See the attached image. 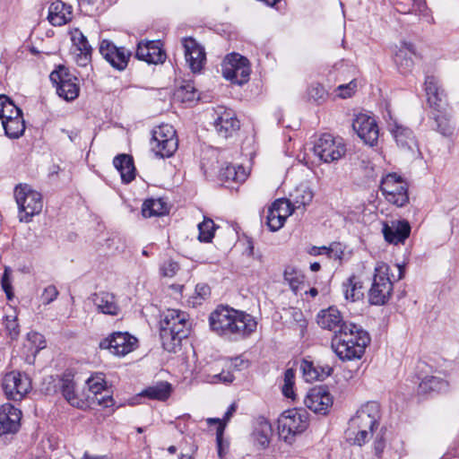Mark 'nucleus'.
<instances>
[{
  "mask_svg": "<svg viewBox=\"0 0 459 459\" xmlns=\"http://www.w3.org/2000/svg\"><path fill=\"white\" fill-rule=\"evenodd\" d=\"M212 332L229 342L248 338L256 331L255 318L242 310L230 306L219 305L209 316Z\"/></svg>",
  "mask_w": 459,
  "mask_h": 459,
  "instance_id": "nucleus-1",
  "label": "nucleus"
},
{
  "mask_svg": "<svg viewBox=\"0 0 459 459\" xmlns=\"http://www.w3.org/2000/svg\"><path fill=\"white\" fill-rule=\"evenodd\" d=\"M369 342L368 332L351 323L344 325V330L339 331V334L333 336L331 346L339 359L345 361L360 359Z\"/></svg>",
  "mask_w": 459,
  "mask_h": 459,
  "instance_id": "nucleus-2",
  "label": "nucleus"
},
{
  "mask_svg": "<svg viewBox=\"0 0 459 459\" xmlns=\"http://www.w3.org/2000/svg\"><path fill=\"white\" fill-rule=\"evenodd\" d=\"M188 333L186 314L179 310L169 309L160 322L162 347L169 352H177Z\"/></svg>",
  "mask_w": 459,
  "mask_h": 459,
  "instance_id": "nucleus-3",
  "label": "nucleus"
},
{
  "mask_svg": "<svg viewBox=\"0 0 459 459\" xmlns=\"http://www.w3.org/2000/svg\"><path fill=\"white\" fill-rule=\"evenodd\" d=\"M14 198L18 205L20 221L30 222L33 216L41 212L42 195L29 185H18L14 188Z\"/></svg>",
  "mask_w": 459,
  "mask_h": 459,
  "instance_id": "nucleus-4",
  "label": "nucleus"
},
{
  "mask_svg": "<svg viewBox=\"0 0 459 459\" xmlns=\"http://www.w3.org/2000/svg\"><path fill=\"white\" fill-rule=\"evenodd\" d=\"M277 423L280 436L288 441L307 429L308 413L303 409L287 410L280 415Z\"/></svg>",
  "mask_w": 459,
  "mask_h": 459,
  "instance_id": "nucleus-5",
  "label": "nucleus"
},
{
  "mask_svg": "<svg viewBox=\"0 0 459 459\" xmlns=\"http://www.w3.org/2000/svg\"><path fill=\"white\" fill-rule=\"evenodd\" d=\"M251 67L249 60L238 53L226 56L222 64V75L232 83L243 85L250 78Z\"/></svg>",
  "mask_w": 459,
  "mask_h": 459,
  "instance_id": "nucleus-6",
  "label": "nucleus"
},
{
  "mask_svg": "<svg viewBox=\"0 0 459 459\" xmlns=\"http://www.w3.org/2000/svg\"><path fill=\"white\" fill-rule=\"evenodd\" d=\"M387 271V266L376 268L371 287L368 292V299L370 305L383 306L391 299L394 286L388 277Z\"/></svg>",
  "mask_w": 459,
  "mask_h": 459,
  "instance_id": "nucleus-7",
  "label": "nucleus"
},
{
  "mask_svg": "<svg viewBox=\"0 0 459 459\" xmlns=\"http://www.w3.org/2000/svg\"><path fill=\"white\" fill-rule=\"evenodd\" d=\"M346 151L343 139L330 134H322L314 145L315 154L325 163L339 160L345 155Z\"/></svg>",
  "mask_w": 459,
  "mask_h": 459,
  "instance_id": "nucleus-8",
  "label": "nucleus"
},
{
  "mask_svg": "<svg viewBox=\"0 0 459 459\" xmlns=\"http://www.w3.org/2000/svg\"><path fill=\"white\" fill-rule=\"evenodd\" d=\"M380 191L389 203L398 207L409 202L407 183L396 173H389L382 178Z\"/></svg>",
  "mask_w": 459,
  "mask_h": 459,
  "instance_id": "nucleus-9",
  "label": "nucleus"
},
{
  "mask_svg": "<svg viewBox=\"0 0 459 459\" xmlns=\"http://www.w3.org/2000/svg\"><path fill=\"white\" fill-rule=\"evenodd\" d=\"M75 370L74 368H66L62 374L56 377L51 376L49 378L54 383L53 388H48V393H61L67 403L74 407H80L82 400L79 398L77 392V385L74 380Z\"/></svg>",
  "mask_w": 459,
  "mask_h": 459,
  "instance_id": "nucleus-10",
  "label": "nucleus"
},
{
  "mask_svg": "<svg viewBox=\"0 0 459 459\" xmlns=\"http://www.w3.org/2000/svg\"><path fill=\"white\" fill-rule=\"evenodd\" d=\"M49 79L56 85L59 97L67 101L74 100L78 97L80 87L76 82L77 78L72 75L65 66L60 65L54 70L50 74Z\"/></svg>",
  "mask_w": 459,
  "mask_h": 459,
  "instance_id": "nucleus-11",
  "label": "nucleus"
},
{
  "mask_svg": "<svg viewBox=\"0 0 459 459\" xmlns=\"http://www.w3.org/2000/svg\"><path fill=\"white\" fill-rule=\"evenodd\" d=\"M389 126V131L393 135L397 147L404 155L413 159L421 156L418 140L411 128L396 122Z\"/></svg>",
  "mask_w": 459,
  "mask_h": 459,
  "instance_id": "nucleus-12",
  "label": "nucleus"
},
{
  "mask_svg": "<svg viewBox=\"0 0 459 459\" xmlns=\"http://www.w3.org/2000/svg\"><path fill=\"white\" fill-rule=\"evenodd\" d=\"M137 339L127 332H114L100 341L99 347L117 356H124L134 350Z\"/></svg>",
  "mask_w": 459,
  "mask_h": 459,
  "instance_id": "nucleus-13",
  "label": "nucleus"
},
{
  "mask_svg": "<svg viewBox=\"0 0 459 459\" xmlns=\"http://www.w3.org/2000/svg\"><path fill=\"white\" fill-rule=\"evenodd\" d=\"M380 405L377 402H368L357 411L356 415L350 420L349 429H368L373 432L377 428L380 420Z\"/></svg>",
  "mask_w": 459,
  "mask_h": 459,
  "instance_id": "nucleus-14",
  "label": "nucleus"
},
{
  "mask_svg": "<svg viewBox=\"0 0 459 459\" xmlns=\"http://www.w3.org/2000/svg\"><path fill=\"white\" fill-rule=\"evenodd\" d=\"M99 51L103 58L117 71H124L126 68L132 56L130 50L125 47H117L108 39L100 41Z\"/></svg>",
  "mask_w": 459,
  "mask_h": 459,
  "instance_id": "nucleus-15",
  "label": "nucleus"
},
{
  "mask_svg": "<svg viewBox=\"0 0 459 459\" xmlns=\"http://www.w3.org/2000/svg\"><path fill=\"white\" fill-rule=\"evenodd\" d=\"M427 103L431 112H445L448 108L447 96L439 81L433 75L425 78Z\"/></svg>",
  "mask_w": 459,
  "mask_h": 459,
  "instance_id": "nucleus-16",
  "label": "nucleus"
},
{
  "mask_svg": "<svg viewBox=\"0 0 459 459\" xmlns=\"http://www.w3.org/2000/svg\"><path fill=\"white\" fill-rule=\"evenodd\" d=\"M2 385L8 399L20 401L29 392L30 382L26 376L12 371L4 377Z\"/></svg>",
  "mask_w": 459,
  "mask_h": 459,
  "instance_id": "nucleus-17",
  "label": "nucleus"
},
{
  "mask_svg": "<svg viewBox=\"0 0 459 459\" xmlns=\"http://www.w3.org/2000/svg\"><path fill=\"white\" fill-rule=\"evenodd\" d=\"M304 404L310 411L325 415L333 404V397L325 386H316L307 394Z\"/></svg>",
  "mask_w": 459,
  "mask_h": 459,
  "instance_id": "nucleus-18",
  "label": "nucleus"
},
{
  "mask_svg": "<svg viewBox=\"0 0 459 459\" xmlns=\"http://www.w3.org/2000/svg\"><path fill=\"white\" fill-rule=\"evenodd\" d=\"M352 128L365 143L371 146L377 143L378 126L373 117L366 114L357 115L353 119Z\"/></svg>",
  "mask_w": 459,
  "mask_h": 459,
  "instance_id": "nucleus-19",
  "label": "nucleus"
},
{
  "mask_svg": "<svg viewBox=\"0 0 459 459\" xmlns=\"http://www.w3.org/2000/svg\"><path fill=\"white\" fill-rule=\"evenodd\" d=\"M186 61L193 73H199L204 68L206 61L204 48L194 38H184L182 39Z\"/></svg>",
  "mask_w": 459,
  "mask_h": 459,
  "instance_id": "nucleus-20",
  "label": "nucleus"
},
{
  "mask_svg": "<svg viewBox=\"0 0 459 459\" xmlns=\"http://www.w3.org/2000/svg\"><path fill=\"white\" fill-rule=\"evenodd\" d=\"M411 225L406 220H392L383 223L382 233L390 244H403L411 234Z\"/></svg>",
  "mask_w": 459,
  "mask_h": 459,
  "instance_id": "nucleus-21",
  "label": "nucleus"
},
{
  "mask_svg": "<svg viewBox=\"0 0 459 459\" xmlns=\"http://www.w3.org/2000/svg\"><path fill=\"white\" fill-rule=\"evenodd\" d=\"M135 57L148 64H162L166 53L162 50L160 41H141L137 44Z\"/></svg>",
  "mask_w": 459,
  "mask_h": 459,
  "instance_id": "nucleus-22",
  "label": "nucleus"
},
{
  "mask_svg": "<svg viewBox=\"0 0 459 459\" xmlns=\"http://www.w3.org/2000/svg\"><path fill=\"white\" fill-rule=\"evenodd\" d=\"M317 324L323 328L333 333V335L339 334V331L344 330V325L351 323L343 320L341 312L333 307L321 310L317 315Z\"/></svg>",
  "mask_w": 459,
  "mask_h": 459,
  "instance_id": "nucleus-23",
  "label": "nucleus"
},
{
  "mask_svg": "<svg viewBox=\"0 0 459 459\" xmlns=\"http://www.w3.org/2000/svg\"><path fill=\"white\" fill-rule=\"evenodd\" d=\"M22 411L11 403L0 407V436L15 433L20 428Z\"/></svg>",
  "mask_w": 459,
  "mask_h": 459,
  "instance_id": "nucleus-24",
  "label": "nucleus"
},
{
  "mask_svg": "<svg viewBox=\"0 0 459 459\" xmlns=\"http://www.w3.org/2000/svg\"><path fill=\"white\" fill-rule=\"evenodd\" d=\"M303 378L307 382L324 381L332 375L333 368L327 364L315 363L308 359H303L299 367Z\"/></svg>",
  "mask_w": 459,
  "mask_h": 459,
  "instance_id": "nucleus-25",
  "label": "nucleus"
},
{
  "mask_svg": "<svg viewBox=\"0 0 459 459\" xmlns=\"http://www.w3.org/2000/svg\"><path fill=\"white\" fill-rule=\"evenodd\" d=\"M221 109L223 110L218 113L213 125L217 134L221 137L227 139L239 129L240 125L232 110L224 109L223 108H221Z\"/></svg>",
  "mask_w": 459,
  "mask_h": 459,
  "instance_id": "nucleus-26",
  "label": "nucleus"
},
{
  "mask_svg": "<svg viewBox=\"0 0 459 459\" xmlns=\"http://www.w3.org/2000/svg\"><path fill=\"white\" fill-rule=\"evenodd\" d=\"M73 18L71 5L57 0L53 2L48 8V20L54 26H62L69 22Z\"/></svg>",
  "mask_w": 459,
  "mask_h": 459,
  "instance_id": "nucleus-27",
  "label": "nucleus"
},
{
  "mask_svg": "<svg viewBox=\"0 0 459 459\" xmlns=\"http://www.w3.org/2000/svg\"><path fill=\"white\" fill-rule=\"evenodd\" d=\"M411 55L416 56L415 46L411 42H403V47L394 56V63L402 74L410 73L414 65Z\"/></svg>",
  "mask_w": 459,
  "mask_h": 459,
  "instance_id": "nucleus-28",
  "label": "nucleus"
},
{
  "mask_svg": "<svg viewBox=\"0 0 459 459\" xmlns=\"http://www.w3.org/2000/svg\"><path fill=\"white\" fill-rule=\"evenodd\" d=\"M91 299L99 313L117 316L120 311V308L116 302V298L112 293L106 291L94 293L91 296Z\"/></svg>",
  "mask_w": 459,
  "mask_h": 459,
  "instance_id": "nucleus-29",
  "label": "nucleus"
},
{
  "mask_svg": "<svg viewBox=\"0 0 459 459\" xmlns=\"http://www.w3.org/2000/svg\"><path fill=\"white\" fill-rule=\"evenodd\" d=\"M272 426L270 422L264 417L258 418L252 433L254 446L258 450L265 449L270 444Z\"/></svg>",
  "mask_w": 459,
  "mask_h": 459,
  "instance_id": "nucleus-30",
  "label": "nucleus"
},
{
  "mask_svg": "<svg viewBox=\"0 0 459 459\" xmlns=\"http://www.w3.org/2000/svg\"><path fill=\"white\" fill-rule=\"evenodd\" d=\"M150 144L155 156L164 159L169 158L175 153L178 147V140L177 136L167 137L165 140L159 139V141L151 139Z\"/></svg>",
  "mask_w": 459,
  "mask_h": 459,
  "instance_id": "nucleus-31",
  "label": "nucleus"
},
{
  "mask_svg": "<svg viewBox=\"0 0 459 459\" xmlns=\"http://www.w3.org/2000/svg\"><path fill=\"white\" fill-rule=\"evenodd\" d=\"M113 164L120 173L122 181L124 183H130L134 179L135 168L134 165V160L130 155L118 154L114 158Z\"/></svg>",
  "mask_w": 459,
  "mask_h": 459,
  "instance_id": "nucleus-32",
  "label": "nucleus"
},
{
  "mask_svg": "<svg viewBox=\"0 0 459 459\" xmlns=\"http://www.w3.org/2000/svg\"><path fill=\"white\" fill-rule=\"evenodd\" d=\"M171 392V385L168 382L160 381L143 389L140 395L152 400L166 401L170 396Z\"/></svg>",
  "mask_w": 459,
  "mask_h": 459,
  "instance_id": "nucleus-33",
  "label": "nucleus"
},
{
  "mask_svg": "<svg viewBox=\"0 0 459 459\" xmlns=\"http://www.w3.org/2000/svg\"><path fill=\"white\" fill-rule=\"evenodd\" d=\"M449 384L446 380L437 377H426L421 380L418 387V393L426 394L432 392L445 393L448 390Z\"/></svg>",
  "mask_w": 459,
  "mask_h": 459,
  "instance_id": "nucleus-34",
  "label": "nucleus"
},
{
  "mask_svg": "<svg viewBox=\"0 0 459 459\" xmlns=\"http://www.w3.org/2000/svg\"><path fill=\"white\" fill-rule=\"evenodd\" d=\"M2 126L5 135L10 139H19L25 132V121L23 116L9 117V119L2 120Z\"/></svg>",
  "mask_w": 459,
  "mask_h": 459,
  "instance_id": "nucleus-35",
  "label": "nucleus"
},
{
  "mask_svg": "<svg viewBox=\"0 0 459 459\" xmlns=\"http://www.w3.org/2000/svg\"><path fill=\"white\" fill-rule=\"evenodd\" d=\"M362 288V282L355 275H351L342 283L344 297L347 300L351 301L359 300L363 297Z\"/></svg>",
  "mask_w": 459,
  "mask_h": 459,
  "instance_id": "nucleus-36",
  "label": "nucleus"
},
{
  "mask_svg": "<svg viewBox=\"0 0 459 459\" xmlns=\"http://www.w3.org/2000/svg\"><path fill=\"white\" fill-rule=\"evenodd\" d=\"M430 117L435 121L436 131L445 137H450L454 134V126L451 124V116L445 112H431Z\"/></svg>",
  "mask_w": 459,
  "mask_h": 459,
  "instance_id": "nucleus-37",
  "label": "nucleus"
},
{
  "mask_svg": "<svg viewBox=\"0 0 459 459\" xmlns=\"http://www.w3.org/2000/svg\"><path fill=\"white\" fill-rule=\"evenodd\" d=\"M219 178L221 182H243L247 178V175L242 167H235L232 165H226L221 168L219 172Z\"/></svg>",
  "mask_w": 459,
  "mask_h": 459,
  "instance_id": "nucleus-38",
  "label": "nucleus"
},
{
  "mask_svg": "<svg viewBox=\"0 0 459 459\" xmlns=\"http://www.w3.org/2000/svg\"><path fill=\"white\" fill-rule=\"evenodd\" d=\"M167 212V205L161 199H148L143 204L142 214L145 218L161 216Z\"/></svg>",
  "mask_w": 459,
  "mask_h": 459,
  "instance_id": "nucleus-39",
  "label": "nucleus"
},
{
  "mask_svg": "<svg viewBox=\"0 0 459 459\" xmlns=\"http://www.w3.org/2000/svg\"><path fill=\"white\" fill-rule=\"evenodd\" d=\"M218 227L214 221L207 217L204 218V221L198 224V239L201 242L210 243L214 237V231Z\"/></svg>",
  "mask_w": 459,
  "mask_h": 459,
  "instance_id": "nucleus-40",
  "label": "nucleus"
},
{
  "mask_svg": "<svg viewBox=\"0 0 459 459\" xmlns=\"http://www.w3.org/2000/svg\"><path fill=\"white\" fill-rule=\"evenodd\" d=\"M283 278L294 292L298 291L299 285L304 281V275L299 270L290 265L286 266Z\"/></svg>",
  "mask_w": 459,
  "mask_h": 459,
  "instance_id": "nucleus-41",
  "label": "nucleus"
},
{
  "mask_svg": "<svg viewBox=\"0 0 459 459\" xmlns=\"http://www.w3.org/2000/svg\"><path fill=\"white\" fill-rule=\"evenodd\" d=\"M313 199V193L312 191L307 188H298L295 191L293 203L291 204L293 206V209H299V208H305L307 205H308Z\"/></svg>",
  "mask_w": 459,
  "mask_h": 459,
  "instance_id": "nucleus-42",
  "label": "nucleus"
},
{
  "mask_svg": "<svg viewBox=\"0 0 459 459\" xmlns=\"http://www.w3.org/2000/svg\"><path fill=\"white\" fill-rule=\"evenodd\" d=\"M284 384L282 385L281 391L282 394L287 398H295V393L293 390L295 384V370L293 368H288L284 372Z\"/></svg>",
  "mask_w": 459,
  "mask_h": 459,
  "instance_id": "nucleus-43",
  "label": "nucleus"
},
{
  "mask_svg": "<svg viewBox=\"0 0 459 459\" xmlns=\"http://www.w3.org/2000/svg\"><path fill=\"white\" fill-rule=\"evenodd\" d=\"M71 39H72L74 46L76 48V51H78V52L92 51V48L89 44L87 38L83 35V33L79 29H75L72 32Z\"/></svg>",
  "mask_w": 459,
  "mask_h": 459,
  "instance_id": "nucleus-44",
  "label": "nucleus"
},
{
  "mask_svg": "<svg viewBox=\"0 0 459 459\" xmlns=\"http://www.w3.org/2000/svg\"><path fill=\"white\" fill-rule=\"evenodd\" d=\"M177 136L176 130L171 125L162 124L156 126L152 131V139L159 141V139H166L167 137L172 138Z\"/></svg>",
  "mask_w": 459,
  "mask_h": 459,
  "instance_id": "nucleus-45",
  "label": "nucleus"
},
{
  "mask_svg": "<svg viewBox=\"0 0 459 459\" xmlns=\"http://www.w3.org/2000/svg\"><path fill=\"white\" fill-rule=\"evenodd\" d=\"M286 218L285 215H281V212L275 213V212L268 210L266 224L271 231H276L284 225Z\"/></svg>",
  "mask_w": 459,
  "mask_h": 459,
  "instance_id": "nucleus-46",
  "label": "nucleus"
},
{
  "mask_svg": "<svg viewBox=\"0 0 459 459\" xmlns=\"http://www.w3.org/2000/svg\"><path fill=\"white\" fill-rule=\"evenodd\" d=\"M207 422L209 425L216 424V443L218 447V455L221 458L224 455V451L222 447V439H223V434L225 429V424L221 422L220 419L216 418H210L207 420Z\"/></svg>",
  "mask_w": 459,
  "mask_h": 459,
  "instance_id": "nucleus-47",
  "label": "nucleus"
},
{
  "mask_svg": "<svg viewBox=\"0 0 459 459\" xmlns=\"http://www.w3.org/2000/svg\"><path fill=\"white\" fill-rule=\"evenodd\" d=\"M269 210L275 212V213L281 212V215H285V217L290 215L294 211L290 201L286 199L276 200L273 203Z\"/></svg>",
  "mask_w": 459,
  "mask_h": 459,
  "instance_id": "nucleus-48",
  "label": "nucleus"
},
{
  "mask_svg": "<svg viewBox=\"0 0 459 459\" xmlns=\"http://www.w3.org/2000/svg\"><path fill=\"white\" fill-rule=\"evenodd\" d=\"M178 92L182 97L183 101H193L199 98L195 86L191 82L181 86Z\"/></svg>",
  "mask_w": 459,
  "mask_h": 459,
  "instance_id": "nucleus-49",
  "label": "nucleus"
},
{
  "mask_svg": "<svg viewBox=\"0 0 459 459\" xmlns=\"http://www.w3.org/2000/svg\"><path fill=\"white\" fill-rule=\"evenodd\" d=\"M343 255L342 246L339 242H333L329 247H326L325 255L330 259L342 260Z\"/></svg>",
  "mask_w": 459,
  "mask_h": 459,
  "instance_id": "nucleus-50",
  "label": "nucleus"
},
{
  "mask_svg": "<svg viewBox=\"0 0 459 459\" xmlns=\"http://www.w3.org/2000/svg\"><path fill=\"white\" fill-rule=\"evenodd\" d=\"M179 270V264L172 259H169L163 263L160 271L165 277H173Z\"/></svg>",
  "mask_w": 459,
  "mask_h": 459,
  "instance_id": "nucleus-51",
  "label": "nucleus"
},
{
  "mask_svg": "<svg viewBox=\"0 0 459 459\" xmlns=\"http://www.w3.org/2000/svg\"><path fill=\"white\" fill-rule=\"evenodd\" d=\"M58 294L59 292L55 285H48L44 289L43 293L41 295L43 304H50L57 298Z\"/></svg>",
  "mask_w": 459,
  "mask_h": 459,
  "instance_id": "nucleus-52",
  "label": "nucleus"
},
{
  "mask_svg": "<svg viewBox=\"0 0 459 459\" xmlns=\"http://www.w3.org/2000/svg\"><path fill=\"white\" fill-rule=\"evenodd\" d=\"M87 384L91 392L96 395L105 389V382L100 377H91L87 380Z\"/></svg>",
  "mask_w": 459,
  "mask_h": 459,
  "instance_id": "nucleus-53",
  "label": "nucleus"
},
{
  "mask_svg": "<svg viewBox=\"0 0 459 459\" xmlns=\"http://www.w3.org/2000/svg\"><path fill=\"white\" fill-rule=\"evenodd\" d=\"M91 53L92 51L78 52L75 56L77 65L84 68H88L89 66L90 70H92L91 65Z\"/></svg>",
  "mask_w": 459,
  "mask_h": 459,
  "instance_id": "nucleus-54",
  "label": "nucleus"
},
{
  "mask_svg": "<svg viewBox=\"0 0 459 459\" xmlns=\"http://www.w3.org/2000/svg\"><path fill=\"white\" fill-rule=\"evenodd\" d=\"M1 286L4 291L6 294L7 299L11 300L13 298V287L10 281L8 269L5 268L2 279H1Z\"/></svg>",
  "mask_w": 459,
  "mask_h": 459,
  "instance_id": "nucleus-55",
  "label": "nucleus"
},
{
  "mask_svg": "<svg viewBox=\"0 0 459 459\" xmlns=\"http://www.w3.org/2000/svg\"><path fill=\"white\" fill-rule=\"evenodd\" d=\"M5 117H3V119H9V117H20L23 116L22 108L17 107L14 102L10 99L7 103V107L4 109Z\"/></svg>",
  "mask_w": 459,
  "mask_h": 459,
  "instance_id": "nucleus-56",
  "label": "nucleus"
},
{
  "mask_svg": "<svg viewBox=\"0 0 459 459\" xmlns=\"http://www.w3.org/2000/svg\"><path fill=\"white\" fill-rule=\"evenodd\" d=\"M357 87V83L355 81H351L348 84H341L338 86L339 96L342 99H346L351 97L354 92L355 88Z\"/></svg>",
  "mask_w": 459,
  "mask_h": 459,
  "instance_id": "nucleus-57",
  "label": "nucleus"
},
{
  "mask_svg": "<svg viewBox=\"0 0 459 459\" xmlns=\"http://www.w3.org/2000/svg\"><path fill=\"white\" fill-rule=\"evenodd\" d=\"M350 430H357V434L354 438V443L359 446H362L365 444L368 439L369 434H372L368 429H349Z\"/></svg>",
  "mask_w": 459,
  "mask_h": 459,
  "instance_id": "nucleus-58",
  "label": "nucleus"
},
{
  "mask_svg": "<svg viewBox=\"0 0 459 459\" xmlns=\"http://www.w3.org/2000/svg\"><path fill=\"white\" fill-rule=\"evenodd\" d=\"M6 321V330L12 339H16L20 333L19 325L17 323L16 318L9 319L8 316L5 317Z\"/></svg>",
  "mask_w": 459,
  "mask_h": 459,
  "instance_id": "nucleus-59",
  "label": "nucleus"
},
{
  "mask_svg": "<svg viewBox=\"0 0 459 459\" xmlns=\"http://www.w3.org/2000/svg\"><path fill=\"white\" fill-rule=\"evenodd\" d=\"M325 89L322 85L317 84L316 86H312L309 90V94L315 100H321L325 96Z\"/></svg>",
  "mask_w": 459,
  "mask_h": 459,
  "instance_id": "nucleus-60",
  "label": "nucleus"
},
{
  "mask_svg": "<svg viewBox=\"0 0 459 459\" xmlns=\"http://www.w3.org/2000/svg\"><path fill=\"white\" fill-rule=\"evenodd\" d=\"M231 366L237 370H242L248 367V360L244 359L241 356L231 359Z\"/></svg>",
  "mask_w": 459,
  "mask_h": 459,
  "instance_id": "nucleus-61",
  "label": "nucleus"
},
{
  "mask_svg": "<svg viewBox=\"0 0 459 459\" xmlns=\"http://www.w3.org/2000/svg\"><path fill=\"white\" fill-rule=\"evenodd\" d=\"M385 448V440L382 436L377 437L374 441V450L377 456L380 457Z\"/></svg>",
  "mask_w": 459,
  "mask_h": 459,
  "instance_id": "nucleus-62",
  "label": "nucleus"
},
{
  "mask_svg": "<svg viewBox=\"0 0 459 459\" xmlns=\"http://www.w3.org/2000/svg\"><path fill=\"white\" fill-rule=\"evenodd\" d=\"M247 254L249 256H253L254 258L258 260L260 263L263 262V255L260 252L255 253L254 244L251 239L247 240Z\"/></svg>",
  "mask_w": 459,
  "mask_h": 459,
  "instance_id": "nucleus-63",
  "label": "nucleus"
},
{
  "mask_svg": "<svg viewBox=\"0 0 459 459\" xmlns=\"http://www.w3.org/2000/svg\"><path fill=\"white\" fill-rule=\"evenodd\" d=\"M195 292L202 299H205L210 296L211 290L207 284H197L195 287Z\"/></svg>",
  "mask_w": 459,
  "mask_h": 459,
  "instance_id": "nucleus-64",
  "label": "nucleus"
}]
</instances>
